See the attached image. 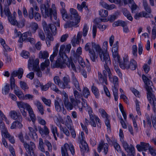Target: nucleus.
I'll use <instances>...</instances> for the list:
<instances>
[{
	"mask_svg": "<svg viewBox=\"0 0 156 156\" xmlns=\"http://www.w3.org/2000/svg\"><path fill=\"white\" fill-rule=\"evenodd\" d=\"M142 79L146 85V89L147 92V97L149 102L153 106L154 112H156V99L154 95L152 93V82L144 75H142Z\"/></svg>",
	"mask_w": 156,
	"mask_h": 156,
	"instance_id": "nucleus-1",
	"label": "nucleus"
},
{
	"mask_svg": "<svg viewBox=\"0 0 156 156\" xmlns=\"http://www.w3.org/2000/svg\"><path fill=\"white\" fill-rule=\"evenodd\" d=\"M42 25L44 31L48 34L45 41L48 46L49 47L51 45V41L54 40L53 37L49 29H50L53 35H55L56 33V27L53 24H49L48 25L45 21L43 22Z\"/></svg>",
	"mask_w": 156,
	"mask_h": 156,
	"instance_id": "nucleus-2",
	"label": "nucleus"
},
{
	"mask_svg": "<svg viewBox=\"0 0 156 156\" xmlns=\"http://www.w3.org/2000/svg\"><path fill=\"white\" fill-rule=\"evenodd\" d=\"M71 15L69 16L70 20L67 21L64 25L65 28L75 26L80 21V17L79 16L75 9L71 8L70 10Z\"/></svg>",
	"mask_w": 156,
	"mask_h": 156,
	"instance_id": "nucleus-3",
	"label": "nucleus"
},
{
	"mask_svg": "<svg viewBox=\"0 0 156 156\" xmlns=\"http://www.w3.org/2000/svg\"><path fill=\"white\" fill-rule=\"evenodd\" d=\"M41 10L43 16L45 18L50 17L51 20L52 19V15L54 19H56V12L55 10L50 8V5L48 2L46 5L42 4L41 5Z\"/></svg>",
	"mask_w": 156,
	"mask_h": 156,
	"instance_id": "nucleus-4",
	"label": "nucleus"
},
{
	"mask_svg": "<svg viewBox=\"0 0 156 156\" xmlns=\"http://www.w3.org/2000/svg\"><path fill=\"white\" fill-rule=\"evenodd\" d=\"M39 60L36 59L34 60L33 59L30 58L28 61V67L30 71L31 69L34 72H36V74L39 77H41L42 76V72L40 70L39 66Z\"/></svg>",
	"mask_w": 156,
	"mask_h": 156,
	"instance_id": "nucleus-5",
	"label": "nucleus"
},
{
	"mask_svg": "<svg viewBox=\"0 0 156 156\" xmlns=\"http://www.w3.org/2000/svg\"><path fill=\"white\" fill-rule=\"evenodd\" d=\"M16 103L20 109L25 108L27 109L28 112L32 121L34 122L36 119L33 110L30 105L27 103L23 101H17Z\"/></svg>",
	"mask_w": 156,
	"mask_h": 156,
	"instance_id": "nucleus-6",
	"label": "nucleus"
},
{
	"mask_svg": "<svg viewBox=\"0 0 156 156\" xmlns=\"http://www.w3.org/2000/svg\"><path fill=\"white\" fill-rule=\"evenodd\" d=\"M99 56L101 60L104 62L105 69L106 70V67L109 69L108 66L110 64L111 61L108 53L106 51L104 50L102 53H100Z\"/></svg>",
	"mask_w": 156,
	"mask_h": 156,
	"instance_id": "nucleus-7",
	"label": "nucleus"
},
{
	"mask_svg": "<svg viewBox=\"0 0 156 156\" xmlns=\"http://www.w3.org/2000/svg\"><path fill=\"white\" fill-rule=\"evenodd\" d=\"M69 149L72 154L73 155L75 151L73 146L72 144H68L67 143L65 144L63 147H61V154L62 156H69L67 152L68 149Z\"/></svg>",
	"mask_w": 156,
	"mask_h": 156,
	"instance_id": "nucleus-8",
	"label": "nucleus"
},
{
	"mask_svg": "<svg viewBox=\"0 0 156 156\" xmlns=\"http://www.w3.org/2000/svg\"><path fill=\"white\" fill-rule=\"evenodd\" d=\"M73 94L75 98H70V100L74 107L77 106L80 108L81 106L80 105V101L79 99L81 97L79 93L76 90H74Z\"/></svg>",
	"mask_w": 156,
	"mask_h": 156,
	"instance_id": "nucleus-9",
	"label": "nucleus"
},
{
	"mask_svg": "<svg viewBox=\"0 0 156 156\" xmlns=\"http://www.w3.org/2000/svg\"><path fill=\"white\" fill-rule=\"evenodd\" d=\"M60 57L58 58L56 62V66L57 67L63 69L66 66L67 60H68V58L67 56Z\"/></svg>",
	"mask_w": 156,
	"mask_h": 156,
	"instance_id": "nucleus-10",
	"label": "nucleus"
},
{
	"mask_svg": "<svg viewBox=\"0 0 156 156\" xmlns=\"http://www.w3.org/2000/svg\"><path fill=\"white\" fill-rule=\"evenodd\" d=\"M81 139L80 141V147L82 151L84 152H88L89 151V148L88 145L85 141L84 140V133L83 132H81Z\"/></svg>",
	"mask_w": 156,
	"mask_h": 156,
	"instance_id": "nucleus-11",
	"label": "nucleus"
},
{
	"mask_svg": "<svg viewBox=\"0 0 156 156\" xmlns=\"http://www.w3.org/2000/svg\"><path fill=\"white\" fill-rule=\"evenodd\" d=\"M106 71L108 74V76L109 79L112 82L114 85V86H118V78L115 76H114L112 77H111L112 74L110 70L108 69L107 67H106Z\"/></svg>",
	"mask_w": 156,
	"mask_h": 156,
	"instance_id": "nucleus-12",
	"label": "nucleus"
},
{
	"mask_svg": "<svg viewBox=\"0 0 156 156\" xmlns=\"http://www.w3.org/2000/svg\"><path fill=\"white\" fill-rule=\"evenodd\" d=\"M121 140H122V142L123 147L127 152L133 153V150H135V148L132 144L129 145L126 142L124 141L122 139Z\"/></svg>",
	"mask_w": 156,
	"mask_h": 156,
	"instance_id": "nucleus-13",
	"label": "nucleus"
},
{
	"mask_svg": "<svg viewBox=\"0 0 156 156\" xmlns=\"http://www.w3.org/2000/svg\"><path fill=\"white\" fill-rule=\"evenodd\" d=\"M119 63V66L122 69H128L129 68V61L128 57L126 56L123 58V62H118Z\"/></svg>",
	"mask_w": 156,
	"mask_h": 156,
	"instance_id": "nucleus-14",
	"label": "nucleus"
},
{
	"mask_svg": "<svg viewBox=\"0 0 156 156\" xmlns=\"http://www.w3.org/2000/svg\"><path fill=\"white\" fill-rule=\"evenodd\" d=\"M63 82H61L60 87L62 89L70 88V86L69 84L70 82L69 77L68 76H64L63 78Z\"/></svg>",
	"mask_w": 156,
	"mask_h": 156,
	"instance_id": "nucleus-15",
	"label": "nucleus"
},
{
	"mask_svg": "<svg viewBox=\"0 0 156 156\" xmlns=\"http://www.w3.org/2000/svg\"><path fill=\"white\" fill-rule=\"evenodd\" d=\"M150 146L148 143L141 142L140 144H138L136 146V147L139 151H144L147 150Z\"/></svg>",
	"mask_w": 156,
	"mask_h": 156,
	"instance_id": "nucleus-16",
	"label": "nucleus"
},
{
	"mask_svg": "<svg viewBox=\"0 0 156 156\" xmlns=\"http://www.w3.org/2000/svg\"><path fill=\"white\" fill-rule=\"evenodd\" d=\"M55 105L56 110L58 112H61L64 115L66 113V110L64 108L63 105L61 106L59 105V103L58 100H55Z\"/></svg>",
	"mask_w": 156,
	"mask_h": 156,
	"instance_id": "nucleus-17",
	"label": "nucleus"
},
{
	"mask_svg": "<svg viewBox=\"0 0 156 156\" xmlns=\"http://www.w3.org/2000/svg\"><path fill=\"white\" fill-rule=\"evenodd\" d=\"M108 145L107 143H105L104 142L100 143L98 148V152H100L103 148L104 149V152L105 154H106L108 151Z\"/></svg>",
	"mask_w": 156,
	"mask_h": 156,
	"instance_id": "nucleus-18",
	"label": "nucleus"
},
{
	"mask_svg": "<svg viewBox=\"0 0 156 156\" xmlns=\"http://www.w3.org/2000/svg\"><path fill=\"white\" fill-rule=\"evenodd\" d=\"M34 105L37 109L38 112L43 115L44 113V108L42 104L39 101H36L34 102Z\"/></svg>",
	"mask_w": 156,
	"mask_h": 156,
	"instance_id": "nucleus-19",
	"label": "nucleus"
},
{
	"mask_svg": "<svg viewBox=\"0 0 156 156\" xmlns=\"http://www.w3.org/2000/svg\"><path fill=\"white\" fill-rule=\"evenodd\" d=\"M23 73V70L22 68H19L18 70L13 71L11 74V76L13 77H16L18 76V78L20 79L22 77Z\"/></svg>",
	"mask_w": 156,
	"mask_h": 156,
	"instance_id": "nucleus-20",
	"label": "nucleus"
},
{
	"mask_svg": "<svg viewBox=\"0 0 156 156\" xmlns=\"http://www.w3.org/2000/svg\"><path fill=\"white\" fill-rule=\"evenodd\" d=\"M104 76H103L101 74V73L100 72L98 73V77L100 81L102 82V83L105 82V83L107 84V72L105 69L103 71Z\"/></svg>",
	"mask_w": 156,
	"mask_h": 156,
	"instance_id": "nucleus-21",
	"label": "nucleus"
},
{
	"mask_svg": "<svg viewBox=\"0 0 156 156\" xmlns=\"http://www.w3.org/2000/svg\"><path fill=\"white\" fill-rule=\"evenodd\" d=\"M28 148L25 149L28 152L31 156H37L34 153V150L35 148V146L33 142H30V146Z\"/></svg>",
	"mask_w": 156,
	"mask_h": 156,
	"instance_id": "nucleus-22",
	"label": "nucleus"
},
{
	"mask_svg": "<svg viewBox=\"0 0 156 156\" xmlns=\"http://www.w3.org/2000/svg\"><path fill=\"white\" fill-rule=\"evenodd\" d=\"M9 115L11 118L15 120L18 119L19 121H22V117L21 115H17V112L13 110L10 111Z\"/></svg>",
	"mask_w": 156,
	"mask_h": 156,
	"instance_id": "nucleus-23",
	"label": "nucleus"
},
{
	"mask_svg": "<svg viewBox=\"0 0 156 156\" xmlns=\"http://www.w3.org/2000/svg\"><path fill=\"white\" fill-rule=\"evenodd\" d=\"M66 66L70 69H72L75 72L76 71V67L72 59H69L68 58V60H67Z\"/></svg>",
	"mask_w": 156,
	"mask_h": 156,
	"instance_id": "nucleus-24",
	"label": "nucleus"
},
{
	"mask_svg": "<svg viewBox=\"0 0 156 156\" xmlns=\"http://www.w3.org/2000/svg\"><path fill=\"white\" fill-rule=\"evenodd\" d=\"M72 84L77 89L80 91H81L79 82L76 77L74 76H72Z\"/></svg>",
	"mask_w": 156,
	"mask_h": 156,
	"instance_id": "nucleus-25",
	"label": "nucleus"
},
{
	"mask_svg": "<svg viewBox=\"0 0 156 156\" xmlns=\"http://www.w3.org/2000/svg\"><path fill=\"white\" fill-rule=\"evenodd\" d=\"M31 34L30 32H26L21 34V37H20L19 40V42H22L23 41H26L27 39L28 36H31Z\"/></svg>",
	"mask_w": 156,
	"mask_h": 156,
	"instance_id": "nucleus-26",
	"label": "nucleus"
},
{
	"mask_svg": "<svg viewBox=\"0 0 156 156\" xmlns=\"http://www.w3.org/2000/svg\"><path fill=\"white\" fill-rule=\"evenodd\" d=\"M16 15V13L14 12L13 16H10L8 17L9 21L11 24L13 25H16L17 23V21L16 19L15 15Z\"/></svg>",
	"mask_w": 156,
	"mask_h": 156,
	"instance_id": "nucleus-27",
	"label": "nucleus"
},
{
	"mask_svg": "<svg viewBox=\"0 0 156 156\" xmlns=\"http://www.w3.org/2000/svg\"><path fill=\"white\" fill-rule=\"evenodd\" d=\"M143 123L144 128L147 127L151 128L152 127L151 119L149 116L146 118V121L145 120H143Z\"/></svg>",
	"mask_w": 156,
	"mask_h": 156,
	"instance_id": "nucleus-28",
	"label": "nucleus"
},
{
	"mask_svg": "<svg viewBox=\"0 0 156 156\" xmlns=\"http://www.w3.org/2000/svg\"><path fill=\"white\" fill-rule=\"evenodd\" d=\"M21 121H16L12 124L10 128L11 129H14L16 128H21L23 125L20 123Z\"/></svg>",
	"mask_w": 156,
	"mask_h": 156,
	"instance_id": "nucleus-29",
	"label": "nucleus"
},
{
	"mask_svg": "<svg viewBox=\"0 0 156 156\" xmlns=\"http://www.w3.org/2000/svg\"><path fill=\"white\" fill-rule=\"evenodd\" d=\"M143 5L144 10L148 12L151 13V10L150 6L149 5L147 0H143Z\"/></svg>",
	"mask_w": 156,
	"mask_h": 156,
	"instance_id": "nucleus-30",
	"label": "nucleus"
},
{
	"mask_svg": "<svg viewBox=\"0 0 156 156\" xmlns=\"http://www.w3.org/2000/svg\"><path fill=\"white\" fill-rule=\"evenodd\" d=\"M89 53L90 54V56L91 61L93 62H95L96 61V59L98 57V54L96 53L94 50H93V51Z\"/></svg>",
	"mask_w": 156,
	"mask_h": 156,
	"instance_id": "nucleus-31",
	"label": "nucleus"
},
{
	"mask_svg": "<svg viewBox=\"0 0 156 156\" xmlns=\"http://www.w3.org/2000/svg\"><path fill=\"white\" fill-rule=\"evenodd\" d=\"M30 27L31 31L33 33H35L36 32L39 27L38 24L35 22L32 23L30 24Z\"/></svg>",
	"mask_w": 156,
	"mask_h": 156,
	"instance_id": "nucleus-32",
	"label": "nucleus"
},
{
	"mask_svg": "<svg viewBox=\"0 0 156 156\" xmlns=\"http://www.w3.org/2000/svg\"><path fill=\"white\" fill-rule=\"evenodd\" d=\"M49 56V53L47 51H41L39 54V57L41 58L46 59Z\"/></svg>",
	"mask_w": 156,
	"mask_h": 156,
	"instance_id": "nucleus-33",
	"label": "nucleus"
},
{
	"mask_svg": "<svg viewBox=\"0 0 156 156\" xmlns=\"http://www.w3.org/2000/svg\"><path fill=\"white\" fill-rule=\"evenodd\" d=\"M123 13L124 15L130 21H132L133 18L129 12L126 8L123 9Z\"/></svg>",
	"mask_w": 156,
	"mask_h": 156,
	"instance_id": "nucleus-34",
	"label": "nucleus"
},
{
	"mask_svg": "<svg viewBox=\"0 0 156 156\" xmlns=\"http://www.w3.org/2000/svg\"><path fill=\"white\" fill-rule=\"evenodd\" d=\"M19 137L21 141L23 143V146L25 149L28 148V147L30 146V143L28 144L26 142H25L24 140L23 136L22 134L20 133L19 135Z\"/></svg>",
	"mask_w": 156,
	"mask_h": 156,
	"instance_id": "nucleus-35",
	"label": "nucleus"
},
{
	"mask_svg": "<svg viewBox=\"0 0 156 156\" xmlns=\"http://www.w3.org/2000/svg\"><path fill=\"white\" fill-rule=\"evenodd\" d=\"M137 66V64L136 62L134 59H132L129 62V68L133 70H135Z\"/></svg>",
	"mask_w": 156,
	"mask_h": 156,
	"instance_id": "nucleus-36",
	"label": "nucleus"
},
{
	"mask_svg": "<svg viewBox=\"0 0 156 156\" xmlns=\"http://www.w3.org/2000/svg\"><path fill=\"white\" fill-rule=\"evenodd\" d=\"M65 46L64 45H61L60 46L58 55L60 56H67L65 52Z\"/></svg>",
	"mask_w": 156,
	"mask_h": 156,
	"instance_id": "nucleus-37",
	"label": "nucleus"
},
{
	"mask_svg": "<svg viewBox=\"0 0 156 156\" xmlns=\"http://www.w3.org/2000/svg\"><path fill=\"white\" fill-rule=\"evenodd\" d=\"M89 115L90 120V123L91 125L94 127H96V124L94 121V119H95V118L97 117V116L94 115H93L92 113L89 114Z\"/></svg>",
	"mask_w": 156,
	"mask_h": 156,
	"instance_id": "nucleus-38",
	"label": "nucleus"
},
{
	"mask_svg": "<svg viewBox=\"0 0 156 156\" xmlns=\"http://www.w3.org/2000/svg\"><path fill=\"white\" fill-rule=\"evenodd\" d=\"M94 46L93 43L92 44L90 43H87L85 45L84 49L86 51H88L89 53H90L92 51L91 48Z\"/></svg>",
	"mask_w": 156,
	"mask_h": 156,
	"instance_id": "nucleus-39",
	"label": "nucleus"
},
{
	"mask_svg": "<svg viewBox=\"0 0 156 156\" xmlns=\"http://www.w3.org/2000/svg\"><path fill=\"white\" fill-rule=\"evenodd\" d=\"M39 149L43 152H45V149L44 147V143L43 139L41 138H40L39 140Z\"/></svg>",
	"mask_w": 156,
	"mask_h": 156,
	"instance_id": "nucleus-40",
	"label": "nucleus"
},
{
	"mask_svg": "<svg viewBox=\"0 0 156 156\" xmlns=\"http://www.w3.org/2000/svg\"><path fill=\"white\" fill-rule=\"evenodd\" d=\"M72 121L69 115L67 116V120L66 122V125L68 129H70L71 127V125L72 124Z\"/></svg>",
	"mask_w": 156,
	"mask_h": 156,
	"instance_id": "nucleus-41",
	"label": "nucleus"
},
{
	"mask_svg": "<svg viewBox=\"0 0 156 156\" xmlns=\"http://www.w3.org/2000/svg\"><path fill=\"white\" fill-rule=\"evenodd\" d=\"M10 90L9 86L8 84H6L2 89V93L3 94H8Z\"/></svg>",
	"mask_w": 156,
	"mask_h": 156,
	"instance_id": "nucleus-42",
	"label": "nucleus"
},
{
	"mask_svg": "<svg viewBox=\"0 0 156 156\" xmlns=\"http://www.w3.org/2000/svg\"><path fill=\"white\" fill-rule=\"evenodd\" d=\"M38 35L42 41H44L45 39V36L44 33L42 30L39 29L38 31Z\"/></svg>",
	"mask_w": 156,
	"mask_h": 156,
	"instance_id": "nucleus-43",
	"label": "nucleus"
},
{
	"mask_svg": "<svg viewBox=\"0 0 156 156\" xmlns=\"http://www.w3.org/2000/svg\"><path fill=\"white\" fill-rule=\"evenodd\" d=\"M82 103H81V102H80V106H81V108H80L79 107H78L79 108V110L80 111H82L83 108H86V107H87V106L88 105L86 102V101L85 99L82 98Z\"/></svg>",
	"mask_w": 156,
	"mask_h": 156,
	"instance_id": "nucleus-44",
	"label": "nucleus"
},
{
	"mask_svg": "<svg viewBox=\"0 0 156 156\" xmlns=\"http://www.w3.org/2000/svg\"><path fill=\"white\" fill-rule=\"evenodd\" d=\"M50 62L48 59L46 60L44 62H42L41 64V68L42 70L44 69L46 67H47L49 65Z\"/></svg>",
	"mask_w": 156,
	"mask_h": 156,
	"instance_id": "nucleus-45",
	"label": "nucleus"
},
{
	"mask_svg": "<svg viewBox=\"0 0 156 156\" xmlns=\"http://www.w3.org/2000/svg\"><path fill=\"white\" fill-rule=\"evenodd\" d=\"M91 90L92 92L94 94L96 97L98 96L99 93L98 88L94 86H93L91 87Z\"/></svg>",
	"mask_w": 156,
	"mask_h": 156,
	"instance_id": "nucleus-46",
	"label": "nucleus"
},
{
	"mask_svg": "<svg viewBox=\"0 0 156 156\" xmlns=\"http://www.w3.org/2000/svg\"><path fill=\"white\" fill-rule=\"evenodd\" d=\"M118 86H113L112 89L113 94L114 96L115 99V101H117L118 98Z\"/></svg>",
	"mask_w": 156,
	"mask_h": 156,
	"instance_id": "nucleus-47",
	"label": "nucleus"
},
{
	"mask_svg": "<svg viewBox=\"0 0 156 156\" xmlns=\"http://www.w3.org/2000/svg\"><path fill=\"white\" fill-rule=\"evenodd\" d=\"M99 14L102 17H106L108 15V11L107 10L101 9L99 11Z\"/></svg>",
	"mask_w": 156,
	"mask_h": 156,
	"instance_id": "nucleus-48",
	"label": "nucleus"
},
{
	"mask_svg": "<svg viewBox=\"0 0 156 156\" xmlns=\"http://www.w3.org/2000/svg\"><path fill=\"white\" fill-rule=\"evenodd\" d=\"M60 129L61 132L64 133L67 136H69L70 133L66 127H63L62 126H60Z\"/></svg>",
	"mask_w": 156,
	"mask_h": 156,
	"instance_id": "nucleus-49",
	"label": "nucleus"
},
{
	"mask_svg": "<svg viewBox=\"0 0 156 156\" xmlns=\"http://www.w3.org/2000/svg\"><path fill=\"white\" fill-rule=\"evenodd\" d=\"M50 87L52 90L55 91L58 94L60 93L61 92L60 90L57 88L56 86L54 83L51 82V84H50Z\"/></svg>",
	"mask_w": 156,
	"mask_h": 156,
	"instance_id": "nucleus-50",
	"label": "nucleus"
},
{
	"mask_svg": "<svg viewBox=\"0 0 156 156\" xmlns=\"http://www.w3.org/2000/svg\"><path fill=\"white\" fill-rule=\"evenodd\" d=\"M118 48L119 42L116 41L112 48V52H118Z\"/></svg>",
	"mask_w": 156,
	"mask_h": 156,
	"instance_id": "nucleus-51",
	"label": "nucleus"
},
{
	"mask_svg": "<svg viewBox=\"0 0 156 156\" xmlns=\"http://www.w3.org/2000/svg\"><path fill=\"white\" fill-rule=\"evenodd\" d=\"M83 94L84 97L85 98H87L88 96L90 94V91L87 87H85L84 88L83 92Z\"/></svg>",
	"mask_w": 156,
	"mask_h": 156,
	"instance_id": "nucleus-52",
	"label": "nucleus"
},
{
	"mask_svg": "<svg viewBox=\"0 0 156 156\" xmlns=\"http://www.w3.org/2000/svg\"><path fill=\"white\" fill-rule=\"evenodd\" d=\"M88 28L87 24H85L83 26V37H86L87 34Z\"/></svg>",
	"mask_w": 156,
	"mask_h": 156,
	"instance_id": "nucleus-53",
	"label": "nucleus"
},
{
	"mask_svg": "<svg viewBox=\"0 0 156 156\" xmlns=\"http://www.w3.org/2000/svg\"><path fill=\"white\" fill-rule=\"evenodd\" d=\"M54 81L55 83L58 85L60 87L61 82L58 76H56L54 78Z\"/></svg>",
	"mask_w": 156,
	"mask_h": 156,
	"instance_id": "nucleus-54",
	"label": "nucleus"
},
{
	"mask_svg": "<svg viewBox=\"0 0 156 156\" xmlns=\"http://www.w3.org/2000/svg\"><path fill=\"white\" fill-rule=\"evenodd\" d=\"M112 56L115 61L119 62L120 60V57L118 52H112Z\"/></svg>",
	"mask_w": 156,
	"mask_h": 156,
	"instance_id": "nucleus-55",
	"label": "nucleus"
},
{
	"mask_svg": "<svg viewBox=\"0 0 156 156\" xmlns=\"http://www.w3.org/2000/svg\"><path fill=\"white\" fill-rule=\"evenodd\" d=\"M1 130L2 135V137L3 136L5 137H7L8 135H9V134L8 133L7 129L5 127L1 129Z\"/></svg>",
	"mask_w": 156,
	"mask_h": 156,
	"instance_id": "nucleus-56",
	"label": "nucleus"
},
{
	"mask_svg": "<svg viewBox=\"0 0 156 156\" xmlns=\"http://www.w3.org/2000/svg\"><path fill=\"white\" fill-rule=\"evenodd\" d=\"M20 85L21 87L24 90L26 89H28L29 87L27 84L23 81H20Z\"/></svg>",
	"mask_w": 156,
	"mask_h": 156,
	"instance_id": "nucleus-57",
	"label": "nucleus"
},
{
	"mask_svg": "<svg viewBox=\"0 0 156 156\" xmlns=\"http://www.w3.org/2000/svg\"><path fill=\"white\" fill-rule=\"evenodd\" d=\"M94 46L96 51L98 53L99 55L100 53H102L104 51L101 48L99 45L94 44Z\"/></svg>",
	"mask_w": 156,
	"mask_h": 156,
	"instance_id": "nucleus-58",
	"label": "nucleus"
},
{
	"mask_svg": "<svg viewBox=\"0 0 156 156\" xmlns=\"http://www.w3.org/2000/svg\"><path fill=\"white\" fill-rule=\"evenodd\" d=\"M25 20L23 19L19 22L18 23L17 21V23L16 25L19 28H22L25 26Z\"/></svg>",
	"mask_w": 156,
	"mask_h": 156,
	"instance_id": "nucleus-59",
	"label": "nucleus"
},
{
	"mask_svg": "<svg viewBox=\"0 0 156 156\" xmlns=\"http://www.w3.org/2000/svg\"><path fill=\"white\" fill-rule=\"evenodd\" d=\"M4 11L5 13V15L8 16V17L9 16H12V15L10 11L9 8L7 6H5Z\"/></svg>",
	"mask_w": 156,
	"mask_h": 156,
	"instance_id": "nucleus-60",
	"label": "nucleus"
},
{
	"mask_svg": "<svg viewBox=\"0 0 156 156\" xmlns=\"http://www.w3.org/2000/svg\"><path fill=\"white\" fill-rule=\"evenodd\" d=\"M44 144L47 147L48 151L51 152L52 147L50 142L48 140H45L44 141Z\"/></svg>",
	"mask_w": 156,
	"mask_h": 156,
	"instance_id": "nucleus-61",
	"label": "nucleus"
},
{
	"mask_svg": "<svg viewBox=\"0 0 156 156\" xmlns=\"http://www.w3.org/2000/svg\"><path fill=\"white\" fill-rule=\"evenodd\" d=\"M34 12L33 8H30L28 12V17L30 19H33L34 17Z\"/></svg>",
	"mask_w": 156,
	"mask_h": 156,
	"instance_id": "nucleus-62",
	"label": "nucleus"
},
{
	"mask_svg": "<svg viewBox=\"0 0 156 156\" xmlns=\"http://www.w3.org/2000/svg\"><path fill=\"white\" fill-rule=\"evenodd\" d=\"M63 97H62V99L64 102V104H66L69 102V99L68 97L67 94L66 93L64 92L63 94Z\"/></svg>",
	"mask_w": 156,
	"mask_h": 156,
	"instance_id": "nucleus-63",
	"label": "nucleus"
},
{
	"mask_svg": "<svg viewBox=\"0 0 156 156\" xmlns=\"http://www.w3.org/2000/svg\"><path fill=\"white\" fill-rule=\"evenodd\" d=\"M148 149L152 155L153 156L156 155V150L154 147L150 146Z\"/></svg>",
	"mask_w": 156,
	"mask_h": 156,
	"instance_id": "nucleus-64",
	"label": "nucleus"
}]
</instances>
